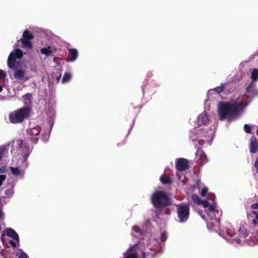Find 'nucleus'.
<instances>
[{
    "mask_svg": "<svg viewBox=\"0 0 258 258\" xmlns=\"http://www.w3.org/2000/svg\"><path fill=\"white\" fill-rule=\"evenodd\" d=\"M151 201L155 208V213L159 218L163 209L172 205V200L169 195L163 190H156L152 195Z\"/></svg>",
    "mask_w": 258,
    "mask_h": 258,
    "instance_id": "f257e3e1",
    "label": "nucleus"
},
{
    "mask_svg": "<svg viewBox=\"0 0 258 258\" xmlns=\"http://www.w3.org/2000/svg\"><path fill=\"white\" fill-rule=\"evenodd\" d=\"M243 108L242 101L221 103L218 107L219 119L223 120L227 117L229 119L238 115Z\"/></svg>",
    "mask_w": 258,
    "mask_h": 258,
    "instance_id": "f03ea898",
    "label": "nucleus"
},
{
    "mask_svg": "<svg viewBox=\"0 0 258 258\" xmlns=\"http://www.w3.org/2000/svg\"><path fill=\"white\" fill-rule=\"evenodd\" d=\"M31 112V109L29 107H21L9 113V121L13 124L21 123L30 117Z\"/></svg>",
    "mask_w": 258,
    "mask_h": 258,
    "instance_id": "7ed1b4c3",
    "label": "nucleus"
},
{
    "mask_svg": "<svg viewBox=\"0 0 258 258\" xmlns=\"http://www.w3.org/2000/svg\"><path fill=\"white\" fill-rule=\"evenodd\" d=\"M177 217L180 223L186 222L189 216L190 207L188 204L183 203L176 205Z\"/></svg>",
    "mask_w": 258,
    "mask_h": 258,
    "instance_id": "20e7f679",
    "label": "nucleus"
},
{
    "mask_svg": "<svg viewBox=\"0 0 258 258\" xmlns=\"http://www.w3.org/2000/svg\"><path fill=\"white\" fill-rule=\"evenodd\" d=\"M23 52L19 48L16 49L15 51L11 52L7 60L8 67L12 69H15L17 58L20 59L23 57Z\"/></svg>",
    "mask_w": 258,
    "mask_h": 258,
    "instance_id": "39448f33",
    "label": "nucleus"
},
{
    "mask_svg": "<svg viewBox=\"0 0 258 258\" xmlns=\"http://www.w3.org/2000/svg\"><path fill=\"white\" fill-rule=\"evenodd\" d=\"M33 38V35L29 31L25 30L23 33L22 37L18 41L21 42L23 47L32 49L33 44L31 40Z\"/></svg>",
    "mask_w": 258,
    "mask_h": 258,
    "instance_id": "423d86ee",
    "label": "nucleus"
},
{
    "mask_svg": "<svg viewBox=\"0 0 258 258\" xmlns=\"http://www.w3.org/2000/svg\"><path fill=\"white\" fill-rule=\"evenodd\" d=\"M189 162L185 158H179L176 162L175 167L179 171H184L189 168Z\"/></svg>",
    "mask_w": 258,
    "mask_h": 258,
    "instance_id": "0eeeda50",
    "label": "nucleus"
},
{
    "mask_svg": "<svg viewBox=\"0 0 258 258\" xmlns=\"http://www.w3.org/2000/svg\"><path fill=\"white\" fill-rule=\"evenodd\" d=\"M210 119L209 116L206 112H202L200 114L197 118V123L199 125H206L209 123Z\"/></svg>",
    "mask_w": 258,
    "mask_h": 258,
    "instance_id": "6e6552de",
    "label": "nucleus"
},
{
    "mask_svg": "<svg viewBox=\"0 0 258 258\" xmlns=\"http://www.w3.org/2000/svg\"><path fill=\"white\" fill-rule=\"evenodd\" d=\"M258 151V142L255 136H252L250 139L249 152L252 154Z\"/></svg>",
    "mask_w": 258,
    "mask_h": 258,
    "instance_id": "1a4fd4ad",
    "label": "nucleus"
},
{
    "mask_svg": "<svg viewBox=\"0 0 258 258\" xmlns=\"http://www.w3.org/2000/svg\"><path fill=\"white\" fill-rule=\"evenodd\" d=\"M246 93L243 97H252L257 94V90L253 87V82L250 83L246 87Z\"/></svg>",
    "mask_w": 258,
    "mask_h": 258,
    "instance_id": "9d476101",
    "label": "nucleus"
},
{
    "mask_svg": "<svg viewBox=\"0 0 258 258\" xmlns=\"http://www.w3.org/2000/svg\"><path fill=\"white\" fill-rule=\"evenodd\" d=\"M239 238L235 237L234 240L237 243L240 244L242 242L241 238H244L248 235V233L244 227H240L238 230Z\"/></svg>",
    "mask_w": 258,
    "mask_h": 258,
    "instance_id": "9b49d317",
    "label": "nucleus"
},
{
    "mask_svg": "<svg viewBox=\"0 0 258 258\" xmlns=\"http://www.w3.org/2000/svg\"><path fill=\"white\" fill-rule=\"evenodd\" d=\"M41 131V128L39 126H36L32 128L27 130L26 133L30 136L33 137L39 135Z\"/></svg>",
    "mask_w": 258,
    "mask_h": 258,
    "instance_id": "f8f14e48",
    "label": "nucleus"
},
{
    "mask_svg": "<svg viewBox=\"0 0 258 258\" xmlns=\"http://www.w3.org/2000/svg\"><path fill=\"white\" fill-rule=\"evenodd\" d=\"M6 234L8 236L12 237L17 242H19V237L17 232L11 228H7L6 229Z\"/></svg>",
    "mask_w": 258,
    "mask_h": 258,
    "instance_id": "ddd939ff",
    "label": "nucleus"
},
{
    "mask_svg": "<svg viewBox=\"0 0 258 258\" xmlns=\"http://www.w3.org/2000/svg\"><path fill=\"white\" fill-rule=\"evenodd\" d=\"M16 70L14 77L15 79L18 80H23L24 78L25 71L21 69H15Z\"/></svg>",
    "mask_w": 258,
    "mask_h": 258,
    "instance_id": "4468645a",
    "label": "nucleus"
},
{
    "mask_svg": "<svg viewBox=\"0 0 258 258\" xmlns=\"http://www.w3.org/2000/svg\"><path fill=\"white\" fill-rule=\"evenodd\" d=\"M78 56V52L76 49L71 48L69 49V57L71 61H75Z\"/></svg>",
    "mask_w": 258,
    "mask_h": 258,
    "instance_id": "2eb2a0df",
    "label": "nucleus"
},
{
    "mask_svg": "<svg viewBox=\"0 0 258 258\" xmlns=\"http://www.w3.org/2000/svg\"><path fill=\"white\" fill-rule=\"evenodd\" d=\"M196 155H197V156H198V155H199L200 156V165H204L206 163H207L208 160L207 158L206 155L205 154V153L204 152L198 151L197 152Z\"/></svg>",
    "mask_w": 258,
    "mask_h": 258,
    "instance_id": "dca6fc26",
    "label": "nucleus"
},
{
    "mask_svg": "<svg viewBox=\"0 0 258 258\" xmlns=\"http://www.w3.org/2000/svg\"><path fill=\"white\" fill-rule=\"evenodd\" d=\"M160 180L163 184L170 185L172 183V180L165 174L160 176Z\"/></svg>",
    "mask_w": 258,
    "mask_h": 258,
    "instance_id": "f3484780",
    "label": "nucleus"
},
{
    "mask_svg": "<svg viewBox=\"0 0 258 258\" xmlns=\"http://www.w3.org/2000/svg\"><path fill=\"white\" fill-rule=\"evenodd\" d=\"M24 104L30 105L32 102V96L31 93H27L23 96Z\"/></svg>",
    "mask_w": 258,
    "mask_h": 258,
    "instance_id": "a211bd4d",
    "label": "nucleus"
},
{
    "mask_svg": "<svg viewBox=\"0 0 258 258\" xmlns=\"http://www.w3.org/2000/svg\"><path fill=\"white\" fill-rule=\"evenodd\" d=\"M136 246H137V244H135L134 245V246L131 247L128 249V251H132L133 249L134 248V247H136ZM125 258H138V257L137 253L136 252H128Z\"/></svg>",
    "mask_w": 258,
    "mask_h": 258,
    "instance_id": "6ab92c4d",
    "label": "nucleus"
},
{
    "mask_svg": "<svg viewBox=\"0 0 258 258\" xmlns=\"http://www.w3.org/2000/svg\"><path fill=\"white\" fill-rule=\"evenodd\" d=\"M40 52L42 54L45 55L47 56H49L51 55L52 51L51 50L50 47L48 46L46 47H43L40 50Z\"/></svg>",
    "mask_w": 258,
    "mask_h": 258,
    "instance_id": "aec40b11",
    "label": "nucleus"
},
{
    "mask_svg": "<svg viewBox=\"0 0 258 258\" xmlns=\"http://www.w3.org/2000/svg\"><path fill=\"white\" fill-rule=\"evenodd\" d=\"M251 79L252 82L256 81L258 80V70L254 69L253 70L251 73Z\"/></svg>",
    "mask_w": 258,
    "mask_h": 258,
    "instance_id": "412c9836",
    "label": "nucleus"
},
{
    "mask_svg": "<svg viewBox=\"0 0 258 258\" xmlns=\"http://www.w3.org/2000/svg\"><path fill=\"white\" fill-rule=\"evenodd\" d=\"M72 75L70 73H66L62 79V83H66L68 82L71 79Z\"/></svg>",
    "mask_w": 258,
    "mask_h": 258,
    "instance_id": "4be33fe9",
    "label": "nucleus"
},
{
    "mask_svg": "<svg viewBox=\"0 0 258 258\" xmlns=\"http://www.w3.org/2000/svg\"><path fill=\"white\" fill-rule=\"evenodd\" d=\"M191 199L194 203H197L198 205H201L202 200L198 196L195 194L192 195L191 196Z\"/></svg>",
    "mask_w": 258,
    "mask_h": 258,
    "instance_id": "5701e85b",
    "label": "nucleus"
},
{
    "mask_svg": "<svg viewBox=\"0 0 258 258\" xmlns=\"http://www.w3.org/2000/svg\"><path fill=\"white\" fill-rule=\"evenodd\" d=\"M14 192V190L13 187H10L7 188L5 191V195L7 197L10 198L12 196Z\"/></svg>",
    "mask_w": 258,
    "mask_h": 258,
    "instance_id": "b1692460",
    "label": "nucleus"
},
{
    "mask_svg": "<svg viewBox=\"0 0 258 258\" xmlns=\"http://www.w3.org/2000/svg\"><path fill=\"white\" fill-rule=\"evenodd\" d=\"M10 170L13 175L18 176L20 174V171L18 168L11 167Z\"/></svg>",
    "mask_w": 258,
    "mask_h": 258,
    "instance_id": "393cba45",
    "label": "nucleus"
},
{
    "mask_svg": "<svg viewBox=\"0 0 258 258\" xmlns=\"http://www.w3.org/2000/svg\"><path fill=\"white\" fill-rule=\"evenodd\" d=\"M6 150V146H0V161L4 157Z\"/></svg>",
    "mask_w": 258,
    "mask_h": 258,
    "instance_id": "a878e982",
    "label": "nucleus"
},
{
    "mask_svg": "<svg viewBox=\"0 0 258 258\" xmlns=\"http://www.w3.org/2000/svg\"><path fill=\"white\" fill-rule=\"evenodd\" d=\"M225 85L224 84H222L220 86L216 87L215 88L214 90L218 94L221 93L224 88Z\"/></svg>",
    "mask_w": 258,
    "mask_h": 258,
    "instance_id": "bb28decb",
    "label": "nucleus"
},
{
    "mask_svg": "<svg viewBox=\"0 0 258 258\" xmlns=\"http://www.w3.org/2000/svg\"><path fill=\"white\" fill-rule=\"evenodd\" d=\"M244 130L245 133L250 134L251 133V127L250 125L245 124L244 125Z\"/></svg>",
    "mask_w": 258,
    "mask_h": 258,
    "instance_id": "cd10ccee",
    "label": "nucleus"
},
{
    "mask_svg": "<svg viewBox=\"0 0 258 258\" xmlns=\"http://www.w3.org/2000/svg\"><path fill=\"white\" fill-rule=\"evenodd\" d=\"M30 153H31V152L29 149H27L26 150V151L24 153V155H23V159L24 161H26L27 160L28 156L30 154Z\"/></svg>",
    "mask_w": 258,
    "mask_h": 258,
    "instance_id": "c85d7f7f",
    "label": "nucleus"
},
{
    "mask_svg": "<svg viewBox=\"0 0 258 258\" xmlns=\"http://www.w3.org/2000/svg\"><path fill=\"white\" fill-rule=\"evenodd\" d=\"M208 191V188L207 187H204L201 191V196L203 197H204L205 196H206Z\"/></svg>",
    "mask_w": 258,
    "mask_h": 258,
    "instance_id": "c756f323",
    "label": "nucleus"
},
{
    "mask_svg": "<svg viewBox=\"0 0 258 258\" xmlns=\"http://www.w3.org/2000/svg\"><path fill=\"white\" fill-rule=\"evenodd\" d=\"M201 205H202L204 208H208L209 206L210 203L207 200H202Z\"/></svg>",
    "mask_w": 258,
    "mask_h": 258,
    "instance_id": "7c9ffc66",
    "label": "nucleus"
},
{
    "mask_svg": "<svg viewBox=\"0 0 258 258\" xmlns=\"http://www.w3.org/2000/svg\"><path fill=\"white\" fill-rule=\"evenodd\" d=\"M133 230L136 232V233H139L141 235L142 234V232L141 230V229L140 228V227H138V226H134L133 227Z\"/></svg>",
    "mask_w": 258,
    "mask_h": 258,
    "instance_id": "2f4dec72",
    "label": "nucleus"
},
{
    "mask_svg": "<svg viewBox=\"0 0 258 258\" xmlns=\"http://www.w3.org/2000/svg\"><path fill=\"white\" fill-rule=\"evenodd\" d=\"M207 208L208 209L209 211H210L211 212H214V211H216L215 206L212 204V205L210 204L209 206H208Z\"/></svg>",
    "mask_w": 258,
    "mask_h": 258,
    "instance_id": "473e14b6",
    "label": "nucleus"
},
{
    "mask_svg": "<svg viewBox=\"0 0 258 258\" xmlns=\"http://www.w3.org/2000/svg\"><path fill=\"white\" fill-rule=\"evenodd\" d=\"M6 178V175L2 174L0 175V186L2 185L3 182L5 180Z\"/></svg>",
    "mask_w": 258,
    "mask_h": 258,
    "instance_id": "72a5a7b5",
    "label": "nucleus"
},
{
    "mask_svg": "<svg viewBox=\"0 0 258 258\" xmlns=\"http://www.w3.org/2000/svg\"><path fill=\"white\" fill-rule=\"evenodd\" d=\"M18 256L19 258H28L27 255L23 251L20 253Z\"/></svg>",
    "mask_w": 258,
    "mask_h": 258,
    "instance_id": "f704fd0d",
    "label": "nucleus"
},
{
    "mask_svg": "<svg viewBox=\"0 0 258 258\" xmlns=\"http://www.w3.org/2000/svg\"><path fill=\"white\" fill-rule=\"evenodd\" d=\"M6 76V73L3 70H0V79H3Z\"/></svg>",
    "mask_w": 258,
    "mask_h": 258,
    "instance_id": "c9c22d12",
    "label": "nucleus"
},
{
    "mask_svg": "<svg viewBox=\"0 0 258 258\" xmlns=\"http://www.w3.org/2000/svg\"><path fill=\"white\" fill-rule=\"evenodd\" d=\"M251 208L252 209H258V203H254L251 205Z\"/></svg>",
    "mask_w": 258,
    "mask_h": 258,
    "instance_id": "e433bc0d",
    "label": "nucleus"
},
{
    "mask_svg": "<svg viewBox=\"0 0 258 258\" xmlns=\"http://www.w3.org/2000/svg\"><path fill=\"white\" fill-rule=\"evenodd\" d=\"M9 243L14 248H15L17 246L16 243L14 241H13V240H10L9 241Z\"/></svg>",
    "mask_w": 258,
    "mask_h": 258,
    "instance_id": "4c0bfd02",
    "label": "nucleus"
},
{
    "mask_svg": "<svg viewBox=\"0 0 258 258\" xmlns=\"http://www.w3.org/2000/svg\"><path fill=\"white\" fill-rule=\"evenodd\" d=\"M39 138L38 137H35L34 139H31L33 143L36 144L38 142Z\"/></svg>",
    "mask_w": 258,
    "mask_h": 258,
    "instance_id": "58836bf2",
    "label": "nucleus"
},
{
    "mask_svg": "<svg viewBox=\"0 0 258 258\" xmlns=\"http://www.w3.org/2000/svg\"><path fill=\"white\" fill-rule=\"evenodd\" d=\"M215 198V196L214 194H210L209 195V199L210 200H213Z\"/></svg>",
    "mask_w": 258,
    "mask_h": 258,
    "instance_id": "ea45409f",
    "label": "nucleus"
},
{
    "mask_svg": "<svg viewBox=\"0 0 258 258\" xmlns=\"http://www.w3.org/2000/svg\"><path fill=\"white\" fill-rule=\"evenodd\" d=\"M252 223L253 225L255 226L258 224V220H257L256 219H253L252 220Z\"/></svg>",
    "mask_w": 258,
    "mask_h": 258,
    "instance_id": "a19ab883",
    "label": "nucleus"
},
{
    "mask_svg": "<svg viewBox=\"0 0 258 258\" xmlns=\"http://www.w3.org/2000/svg\"><path fill=\"white\" fill-rule=\"evenodd\" d=\"M164 213L166 215L170 214V210L168 208H166L164 211Z\"/></svg>",
    "mask_w": 258,
    "mask_h": 258,
    "instance_id": "79ce46f5",
    "label": "nucleus"
},
{
    "mask_svg": "<svg viewBox=\"0 0 258 258\" xmlns=\"http://www.w3.org/2000/svg\"><path fill=\"white\" fill-rule=\"evenodd\" d=\"M6 169L5 168H0V173H4L5 172Z\"/></svg>",
    "mask_w": 258,
    "mask_h": 258,
    "instance_id": "37998d69",
    "label": "nucleus"
},
{
    "mask_svg": "<svg viewBox=\"0 0 258 258\" xmlns=\"http://www.w3.org/2000/svg\"><path fill=\"white\" fill-rule=\"evenodd\" d=\"M146 255L145 252H142V258H146Z\"/></svg>",
    "mask_w": 258,
    "mask_h": 258,
    "instance_id": "c03bdc74",
    "label": "nucleus"
},
{
    "mask_svg": "<svg viewBox=\"0 0 258 258\" xmlns=\"http://www.w3.org/2000/svg\"><path fill=\"white\" fill-rule=\"evenodd\" d=\"M252 214H254V215H257V214H258V213L256 211H253L252 212Z\"/></svg>",
    "mask_w": 258,
    "mask_h": 258,
    "instance_id": "a18cd8bd",
    "label": "nucleus"
},
{
    "mask_svg": "<svg viewBox=\"0 0 258 258\" xmlns=\"http://www.w3.org/2000/svg\"><path fill=\"white\" fill-rule=\"evenodd\" d=\"M3 90V87L2 86L0 85V92H2Z\"/></svg>",
    "mask_w": 258,
    "mask_h": 258,
    "instance_id": "49530a36",
    "label": "nucleus"
},
{
    "mask_svg": "<svg viewBox=\"0 0 258 258\" xmlns=\"http://www.w3.org/2000/svg\"><path fill=\"white\" fill-rule=\"evenodd\" d=\"M254 219H256L257 220H258V213L257 214V215H256V217Z\"/></svg>",
    "mask_w": 258,
    "mask_h": 258,
    "instance_id": "de8ad7c7",
    "label": "nucleus"
},
{
    "mask_svg": "<svg viewBox=\"0 0 258 258\" xmlns=\"http://www.w3.org/2000/svg\"><path fill=\"white\" fill-rule=\"evenodd\" d=\"M257 134L258 135V128H257Z\"/></svg>",
    "mask_w": 258,
    "mask_h": 258,
    "instance_id": "09e8293b",
    "label": "nucleus"
}]
</instances>
